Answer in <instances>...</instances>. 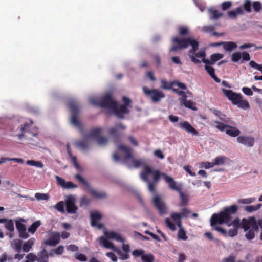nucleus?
Listing matches in <instances>:
<instances>
[{
	"instance_id": "20",
	"label": "nucleus",
	"mask_w": 262,
	"mask_h": 262,
	"mask_svg": "<svg viewBox=\"0 0 262 262\" xmlns=\"http://www.w3.org/2000/svg\"><path fill=\"white\" fill-rule=\"evenodd\" d=\"M237 141L248 147H252L254 143V138L251 136H240L237 138Z\"/></svg>"
},
{
	"instance_id": "53",
	"label": "nucleus",
	"mask_w": 262,
	"mask_h": 262,
	"mask_svg": "<svg viewBox=\"0 0 262 262\" xmlns=\"http://www.w3.org/2000/svg\"><path fill=\"white\" fill-rule=\"evenodd\" d=\"M255 47V49L256 50L262 49V47L261 46L256 47V46H255V45L254 44H253V43H245V44H243V45H241L239 47V49H241V50H244V49L249 48H251V47Z\"/></svg>"
},
{
	"instance_id": "18",
	"label": "nucleus",
	"mask_w": 262,
	"mask_h": 262,
	"mask_svg": "<svg viewBox=\"0 0 262 262\" xmlns=\"http://www.w3.org/2000/svg\"><path fill=\"white\" fill-rule=\"evenodd\" d=\"M57 183L61 186L63 189H73L77 187V185L73 184L72 182H66L64 179L59 176H55Z\"/></svg>"
},
{
	"instance_id": "54",
	"label": "nucleus",
	"mask_w": 262,
	"mask_h": 262,
	"mask_svg": "<svg viewBox=\"0 0 262 262\" xmlns=\"http://www.w3.org/2000/svg\"><path fill=\"white\" fill-rule=\"evenodd\" d=\"M242 57L241 53L239 52H236L232 54L231 56V60L233 62H238Z\"/></svg>"
},
{
	"instance_id": "21",
	"label": "nucleus",
	"mask_w": 262,
	"mask_h": 262,
	"mask_svg": "<svg viewBox=\"0 0 262 262\" xmlns=\"http://www.w3.org/2000/svg\"><path fill=\"white\" fill-rule=\"evenodd\" d=\"M180 126L183 129L192 135H198V131L188 122L184 121L180 123Z\"/></svg>"
},
{
	"instance_id": "16",
	"label": "nucleus",
	"mask_w": 262,
	"mask_h": 262,
	"mask_svg": "<svg viewBox=\"0 0 262 262\" xmlns=\"http://www.w3.org/2000/svg\"><path fill=\"white\" fill-rule=\"evenodd\" d=\"M90 216L92 226L96 227L99 229H101L103 228V225L99 223V221L102 217V215L99 212L91 211Z\"/></svg>"
},
{
	"instance_id": "31",
	"label": "nucleus",
	"mask_w": 262,
	"mask_h": 262,
	"mask_svg": "<svg viewBox=\"0 0 262 262\" xmlns=\"http://www.w3.org/2000/svg\"><path fill=\"white\" fill-rule=\"evenodd\" d=\"M181 102L186 107L192 110L193 111H196L197 107L195 106V103L190 100H188L185 98H180Z\"/></svg>"
},
{
	"instance_id": "59",
	"label": "nucleus",
	"mask_w": 262,
	"mask_h": 262,
	"mask_svg": "<svg viewBox=\"0 0 262 262\" xmlns=\"http://www.w3.org/2000/svg\"><path fill=\"white\" fill-rule=\"evenodd\" d=\"M27 260L30 262H34L37 261V255L33 253H30L28 254L26 257Z\"/></svg>"
},
{
	"instance_id": "11",
	"label": "nucleus",
	"mask_w": 262,
	"mask_h": 262,
	"mask_svg": "<svg viewBox=\"0 0 262 262\" xmlns=\"http://www.w3.org/2000/svg\"><path fill=\"white\" fill-rule=\"evenodd\" d=\"M179 215H173L171 213L170 219L166 218L165 220V223L166 226L170 229L171 231H175L176 230V225L179 228V229L182 228V219L179 217Z\"/></svg>"
},
{
	"instance_id": "57",
	"label": "nucleus",
	"mask_w": 262,
	"mask_h": 262,
	"mask_svg": "<svg viewBox=\"0 0 262 262\" xmlns=\"http://www.w3.org/2000/svg\"><path fill=\"white\" fill-rule=\"evenodd\" d=\"M215 122L217 124V125H216V128L217 129L222 132H226V129L227 128L228 125H226L223 123H221L218 121H215Z\"/></svg>"
},
{
	"instance_id": "39",
	"label": "nucleus",
	"mask_w": 262,
	"mask_h": 262,
	"mask_svg": "<svg viewBox=\"0 0 262 262\" xmlns=\"http://www.w3.org/2000/svg\"><path fill=\"white\" fill-rule=\"evenodd\" d=\"M227 159V158L224 156H220L216 157L213 160L214 166L224 164L225 161Z\"/></svg>"
},
{
	"instance_id": "35",
	"label": "nucleus",
	"mask_w": 262,
	"mask_h": 262,
	"mask_svg": "<svg viewBox=\"0 0 262 262\" xmlns=\"http://www.w3.org/2000/svg\"><path fill=\"white\" fill-rule=\"evenodd\" d=\"M87 139L85 138L84 136V139L76 142V145L82 150L87 149L89 147V143L86 140Z\"/></svg>"
},
{
	"instance_id": "50",
	"label": "nucleus",
	"mask_w": 262,
	"mask_h": 262,
	"mask_svg": "<svg viewBox=\"0 0 262 262\" xmlns=\"http://www.w3.org/2000/svg\"><path fill=\"white\" fill-rule=\"evenodd\" d=\"M5 227L6 229L10 232H13L14 230V227L13 220L9 219L6 224H5Z\"/></svg>"
},
{
	"instance_id": "61",
	"label": "nucleus",
	"mask_w": 262,
	"mask_h": 262,
	"mask_svg": "<svg viewBox=\"0 0 262 262\" xmlns=\"http://www.w3.org/2000/svg\"><path fill=\"white\" fill-rule=\"evenodd\" d=\"M16 227L18 232L23 231L24 230L26 229L25 225L18 221L16 222Z\"/></svg>"
},
{
	"instance_id": "29",
	"label": "nucleus",
	"mask_w": 262,
	"mask_h": 262,
	"mask_svg": "<svg viewBox=\"0 0 262 262\" xmlns=\"http://www.w3.org/2000/svg\"><path fill=\"white\" fill-rule=\"evenodd\" d=\"M171 214L176 215L178 214L179 217L181 219L183 218H187L190 216V215L191 214V211L190 209L186 207H184L181 209V211L180 212H172Z\"/></svg>"
},
{
	"instance_id": "62",
	"label": "nucleus",
	"mask_w": 262,
	"mask_h": 262,
	"mask_svg": "<svg viewBox=\"0 0 262 262\" xmlns=\"http://www.w3.org/2000/svg\"><path fill=\"white\" fill-rule=\"evenodd\" d=\"M75 258L76 259L80 261H85L86 260V256L82 253H76L75 254Z\"/></svg>"
},
{
	"instance_id": "2",
	"label": "nucleus",
	"mask_w": 262,
	"mask_h": 262,
	"mask_svg": "<svg viewBox=\"0 0 262 262\" xmlns=\"http://www.w3.org/2000/svg\"><path fill=\"white\" fill-rule=\"evenodd\" d=\"M172 46L170 49L171 51L176 52L178 50L188 48L189 46L192 47V49L188 51V55L190 58L191 61L195 64H198L201 61L194 57L193 54L199 49V42L192 37L187 38H180L178 37H174L172 39Z\"/></svg>"
},
{
	"instance_id": "52",
	"label": "nucleus",
	"mask_w": 262,
	"mask_h": 262,
	"mask_svg": "<svg viewBox=\"0 0 262 262\" xmlns=\"http://www.w3.org/2000/svg\"><path fill=\"white\" fill-rule=\"evenodd\" d=\"M252 6L254 11L256 13L259 12L262 8L261 4L259 1L254 2L253 3Z\"/></svg>"
},
{
	"instance_id": "8",
	"label": "nucleus",
	"mask_w": 262,
	"mask_h": 262,
	"mask_svg": "<svg viewBox=\"0 0 262 262\" xmlns=\"http://www.w3.org/2000/svg\"><path fill=\"white\" fill-rule=\"evenodd\" d=\"M122 100L124 104L118 106L117 103L115 105V108L113 109V112L118 117L120 118H123L125 114H127L130 113V110L128 108H131V100L126 97L123 96Z\"/></svg>"
},
{
	"instance_id": "9",
	"label": "nucleus",
	"mask_w": 262,
	"mask_h": 262,
	"mask_svg": "<svg viewBox=\"0 0 262 262\" xmlns=\"http://www.w3.org/2000/svg\"><path fill=\"white\" fill-rule=\"evenodd\" d=\"M103 129L101 127H96L91 129L90 132L85 134V138H94L96 139L97 143L100 146L105 145L107 143L108 139L101 136Z\"/></svg>"
},
{
	"instance_id": "6",
	"label": "nucleus",
	"mask_w": 262,
	"mask_h": 262,
	"mask_svg": "<svg viewBox=\"0 0 262 262\" xmlns=\"http://www.w3.org/2000/svg\"><path fill=\"white\" fill-rule=\"evenodd\" d=\"M67 105L72 113L71 123L76 127L81 129V124L77 118L80 112V105L78 102L76 100L71 99L68 101Z\"/></svg>"
},
{
	"instance_id": "33",
	"label": "nucleus",
	"mask_w": 262,
	"mask_h": 262,
	"mask_svg": "<svg viewBox=\"0 0 262 262\" xmlns=\"http://www.w3.org/2000/svg\"><path fill=\"white\" fill-rule=\"evenodd\" d=\"M180 193L181 202L178 206L180 207H185L187 205L188 203L189 197L187 195L184 194L182 192L181 189H180Z\"/></svg>"
},
{
	"instance_id": "5",
	"label": "nucleus",
	"mask_w": 262,
	"mask_h": 262,
	"mask_svg": "<svg viewBox=\"0 0 262 262\" xmlns=\"http://www.w3.org/2000/svg\"><path fill=\"white\" fill-rule=\"evenodd\" d=\"M223 94L230 100L233 105H237L238 107L243 110L250 108L248 101L243 99V97L240 93H236L230 90L222 89Z\"/></svg>"
},
{
	"instance_id": "37",
	"label": "nucleus",
	"mask_w": 262,
	"mask_h": 262,
	"mask_svg": "<svg viewBox=\"0 0 262 262\" xmlns=\"http://www.w3.org/2000/svg\"><path fill=\"white\" fill-rule=\"evenodd\" d=\"M161 88L165 90H170L172 86H175V81L172 82H168L165 79L161 80Z\"/></svg>"
},
{
	"instance_id": "28",
	"label": "nucleus",
	"mask_w": 262,
	"mask_h": 262,
	"mask_svg": "<svg viewBox=\"0 0 262 262\" xmlns=\"http://www.w3.org/2000/svg\"><path fill=\"white\" fill-rule=\"evenodd\" d=\"M37 262H49L47 256V251L43 248L37 255Z\"/></svg>"
},
{
	"instance_id": "42",
	"label": "nucleus",
	"mask_w": 262,
	"mask_h": 262,
	"mask_svg": "<svg viewBox=\"0 0 262 262\" xmlns=\"http://www.w3.org/2000/svg\"><path fill=\"white\" fill-rule=\"evenodd\" d=\"M243 13L242 9L238 7L235 10L230 11L228 12V16L232 18H235L237 16V14H240Z\"/></svg>"
},
{
	"instance_id": "36",
	"label": "nucleus",
	"mask_w": 262,
	"mask_h": 262,
	"mask_svg": "<svg viewBox=\"0 0 262 262\" xmlns=\"http://www.w3.org/2000/svg\"><path fill=\"white\" fill-rule=\"evenodd\" d=\"M209 13L210 19L213 20H217L220 17L223 16V13L219 12L217 10L209 9Z\"/></svg>"
},
{
	"instance_id": "49",
	"label": "nucleus",
	"mask_w": 262,
	"mask_h": 262,
	"mask_svg": "<svg viewBox=\"0 0 262 262\" xmlns=\"http://www.w3.org/2000/svg\"><path fill=\"white\" fill-rule=\"evenodd\" d=\"M179 34L182 36H184L188 34L189 30L187 27L179 26L178 27Z\"/></svg>"
},
{
	"instance_id": "24",
	"label": "nucleus",
	"mask_w": 262,
	"mask_h": 262,
	"mask_svg": "<svg viewBox=\"0 0 262 262\" xmlns=\"http://www.w3.org/2000/svg\"><path fill=\"white\" fill-rule=\"evenodd\" d=\"M201 31L205 33H211V35L214 36H221L224 35V33L215 32V26L212 25L204 26L202 27Z\"/></svg>"
},
{
	"instance_id": "40",
	"label": "nucleus",
	"mask_w": 262,
	"mask_h": 262,
	"mask_svg": "<svg viewBox=\"0 0 262 262\" xmlns=\"http://www.w3.org/2000/svg\"><path fill=\"white\" fill-rule=\"evenodd\" d=\"M40 224L41 223L40 221H37L33 223L28 228V232L32 234H34Z\"/></svg>"
},
{
	"instance_id": "3",
	"label": "nucleus",
	"mask_w": 262,
	"mask_h": 262,
	"mask_svg": "<svg viewBox=\"0 0 262 262\" xmlns=\"http://www.w3.org/2000/svg\"><path fill=\"white\" fill-rule=\"evenodd\" d=\"M161 173L158 170H154L149 166H146L144 170L140 173L141 179L148 183L149 191L155 195L156 194V185L159 181Z\"/></svg>"
},
{
	"instance_id": "55",
	"label": "nucleus",
	"mask_w": 262,
	"mask_h": 262,
	"mask_svg": "<svg viewBox=\"0 0 262 262\" xmlns=\"http://www.w3.org/2000/svg\"><path fill=\"white\" fill-rule=\"evenodd\" d=\"M213 113L214 115L218 117L220 120L224 121H226V116L224 114H223L221 111L217 110H214L213 112Z\"/></svg>"
},
{
	"instance_id": "64",
	"label": "nucleus",
	"mask_w": 262,
	"mask_h": 262,
	"mask_svg": "<svg viewBox=\"0 0 262 262\" xmlns=\"http://www.w3.org/2000/svg\"><path fill=\"white\" fill-rule=\"evenodd\" d=\"M90 203V200L88 199L86 196H83L81 199L80 205L82 206H87Z\"/></svg>"
},
{
	"instance_id": "7",
	"label": "nucleus",
	"mask_w": 262,
	"mask_h": 262,
	"mask_svg": "<svg viewBox=\"0 0 262 262\" xmlns=\"http://www.w3.org/2000/svg\"><path fill=\"white\" fill-rule=\"evenodd\" d=\"M90 102L91 104L94 105L108 108L112 111L115 108L117 103V102L113 99L111 94L110 93L105 94L100 100L93 98L91 99Z\"/></svg>"
},
{
	"instance_id": "27",
	"label": "nucleus",
	"mask_w": 262,
	"mask_h": 262,
	"mask_svg": "<svg viewBox=\"0 0 262 262\" xmlns=\"http://www.w3.org/2000/svg\"><path fill=\"white\" fill-rule=\"evenodd\" d=\"M211 64H205L204 68L207 73L217 83L220 82V79L215 75L214 69L210 66Z\"/></svg>"
},
{
	"instance_id": "22",
	"label": "nucleus",
	"mask_w": 262,
	"mask_h": 262,
	"mask_svg": "<svg viewBox=\"0 0 262 262\" xmlns=\"http://www.w3.org/2000/svg\"><path fill=\"white\" fill-rule=\"evenodd\" d=\"M223 54L220 53L213 54L210 56V60L204 59L202 62L206 64L213 65L215 63L223 58Z\"/></svg>"
},
{
	"instance_id": "58",
	"label": "nucleus",
	"mask_w": 262,
	"mask_h": 262,
	"mask_svg": "<svg viewBox=\"0 0 262 262\" xmlns=\"http://www.w3.org/2000/svg\"><path fill=\"white\" fill-rule=\"evenodd\" d=\"M244 8L248 13L251 12V3L250 0H245L244 4Z\"/></svg>"
},
{
	"instance_id": "4",
	"label": "nucleus",
	"mask_w": 262,
	"mask_h": 262,
	"mask_svg": "<svg viewBox=\"0 0 262 262\" xmlns=\"http://www.w3.org/2000/svg\"><path fill=\"white\" fill-rule=\"evenodd\" d=\"M117 150L120 152L121 159L124 163L130 164L136 168L140 166H143L144 168L147 166L145 160H136L134 158L133 150L130 147L120 144L117 147ZM144 170V169L143 170Z\"/></svg>"
},
{
	"instance_id": "43",
	"label": "nucleus",
	"mask_w": 262,
	"mask_h": 262,
	"mask_svg": "<svg viewBox=\"0 0 262 262\" xmlns=\"http://www.w3.org/2000/svg\"><path fill=\"white\" fill-rule=\"evenodd\" d=\"M258 230H254L252 228L250 229L249 230L247 231V233L245 234V237L248 240H252L255 237V232H257Z\"/></svg>"
},
{
	"instance_id": "25",
	"label": "nucleus",
	"mask_w": 262,
	"mask_h": 262,
	"mask_svg": "<svg viewBox=\"0 0 262 262\" xmlns=\"http://www.w3.org/2000/svg\"><path fill=\"white\" fill-rule=\"evenodd\" d=\"M60 234L59 233H56L53 236L45 241L46 245L55 246L60 242Z\"/></svg>"
},
{
	"instance_id": "51",
	"label": "nucleus",
	"mask_w": 262,
	"mask_h": 262,
	"mask_svg": "<svg viewBox=\"0 0 262 262\" xmlns=\"http://www.w3.org/2000/svg\"><path fill=\"white\" fill-rule=\"evenodd\" d=\"M64 203L63 201L58 202L54 206V208L58 211L64 213L65 212Z\"/></svg>"
},
{
	"instance_id": "19",
	"label": "nucleus",
	"mask_w": 262,
	"mask_h": 262,
	"mask_svg": "<svg viewBox=\"0 0 262 262\" xmlns=\"http://www.w3.org/2000/svg\"><path fill=\"white\" fill-rule=\"evenodd\" d=\"M161 176L163 177L165 181L168 184L169 187L170 189L174 190L178 192H180V187L177 185L176 182L172 178L168 176L164 173H161Z\"/></svg>"
},
{
	"instance_id": "46",
	"label": "nucleus",
	"mask_w": 262,
	"mask_h": 262,
	"mask_svg": "<svg viewBox=\"0 0 262 262\" xmlns=\"http://www.w3.org/2000/svg\"><path fill=\"white\" fill-rule=\"evenodd\" d=\"M177 235L178 238L179 239L185 241L188 238L186 234V231L183 228L179 229Z\"/></svg>"
},
{
	"instance_id": "13",
	"label": "nucleus",
	"mask_w": 262,
	"mask_h": 262,
	"mask_svg": "<svg viewBox=\"0 0 262 262\" xmlns=\"http://www.w3.org/2000/svg\"><path fill=\"white\" fill-rule=\"evenodd\" d=\"M153 204L154 206L158 210L160 215H163L167 213V206L165 202L161 199L160 195H154L153 197Z\"/></svg>"
},
{
	"instance_id": "1",
	"label": "nucleus",
	"mask_w": 262,
	"mask_h": 262,
	"mask_svg": "<svg viewBox=\"0 0 262 262\" xmlns=\"http://www.w3.org/2000/svg\"><path fill=\"white\" fill-rule=\"evenodd\" d=\"M238 210L236 205H232L224 208V210L219 214H213L210 219V225L214 230L219 231L224 236H227V233L225 229L216 226L217 224L227 223L231 220V215L235 214Z\"/></svg>"
},
{
	"instance_id": "32",
	"label": "nucleus",
	"mask_w": 262,
	"mask_h": 262,
	"mask_svg": "<svg viewBox=\"0 0 262 262\" xmlns=\"http://www.w3.org/2000/svg\"><path fill=\"white\" fill-rule=\"evenodd\" d=\"M12 248L17 253H20L23 249V242L21 239H14L11 243Z\"/></svg>"
},
{
	"instance_id": "63",
	"label": "nucleus",
	"mask_w": 262,
	"mask_h": 262,
	"mask_svg": "<svg viewBox=\"0 0 262 262\" xmlns=\"http://www.w3.org/2000/svg\"><path fill=\"white\" fill-rule=\"evenodd\" d=\"M193 56L195 58L196 57L202 58V60L204 59H206V53L205 51H200L197 53H196L195 52V53L193 54Z\"/></svg>"
},
{
	"instance_id": "56",
	"label": "nucleus",
	"mask_w": 262,
	"mask_h": 262,
	"mask_svg": "<svg viewBox=\"0 0 262 262\" xmlns=\"http://www.w3.org/2000/svg\"><path fill=\"white\" fill-rule=\"evenodd\" d=\"M64 250V248L63 246L60 245L57 248L52 249V252H53L55 254L57 255H61Z\"/></svg>"
},
{
	"instance_id": "14",
	"label": "nucleus",
	"mask_w": 262,
	"mask_h": 262,
	"mask_svg": "<svg viewBox=\"0 0 262 262\" xmlns=\"http://www.w3.org/2000/svg\"><path fill=\"white\" fill-rule=\"evenodd\" d=\"M241 226L245 231L252 228L254 230H258V225L256 219L254 217H250L249 219H243Z\"/></svg>"
},
{
	"instance_id": "45",
	"label": "nucleus",
	"mask_w": 262,
	"mask_h": 262,
	"mask_svg": "<svg viewBox=\"0 0 262 262\" xmlns=\"http://www.w3.org/2000/svg\"><path fill=\"white\" fill-rule=\"evenodd\" d=\"M27 164L31 166H36L37 167L42 168L43 164L40 161H35L34 160H28L26 162Z\"/></svg>"
},
{
	"instance_id": "47",
	"label": "nucleus",
	"mask_w": 262,
	"mask_h": 262,
	"mask_svg": "<svg viewBox=\"0 0 262 262\" xmlns=\"http://www.w3.org/2000/svg\"><path fill=\"white\" fill-rule=\"evenodd\" d=\"M255 201L254 198H249L246 199H239L237 202L239 204H248L254 202Z\"/></svg>"
},
{
	"instance_id": "17",
	"label": "nucleus",
	"mask_w": 262,
	"mask_h": 262,
	"mask_svg": "<svg viewBox=\"0 0 262 262\" xmlns=\"http://www.w3.org/2000/svg\"><path fill=\"white\" fill-rule=\"evenodd\" d=\"M99 244L106 249H111L117 253H120V250L115 247L114 244L106 238L101 236L99 239Z\"/></svg>"
},
{
	"instance_id": "30",
	"label": "nucleus",
	"mask_w": 262,
	"mask_h": 262,
	"mask_svg": "<svg viewBox=\"0 0 262 262\" xmlns=\"http://www.w3.org/2000/svg\"><path fill=\"white\" fill-rule=\"evenodd\" d=\"M226 133L231 137H238L241 132L239 129L234 126L228 125L226 129Z\"/></svg>"
},
{
	"instance_id": "23",
	"label": "nucleus",
	"mask_w": 262,
	"mask_h": 262,
	"mask_svg": "<svg viewBox=\"0 0 262 262\" xmlns=\"http://www.w3.org/2000/svg\"><path fill=\"white\" fill-rule=\"evenodd\" d=\"M67 150L68 152V155L69 158L71 159V162L73 164L74 166L79 171H81L82 170V167L78 164L77 158L76 156H74L71 152V149L70 148L69 145H67Z\"/></svg>"
},
{
	"instance_id": "38",
	"label": "nucleus",
	"mask_w": 262,
	"mask_h": 262,
	"mask_svg": "<svg viewBox=\"0 0 262 262\" xmlns=\"http://www.w3.org/2000/svg\"><path fill=\"white\" fill-rule=\"evenodd\" d=\"M92 195L97 199H104L106 197V194L104 192H99L95 189H90Z\"/></svg>"
},
{
	"instance_id": "12",
	"label": "nucleus",
	"mask_w": 262,
	"mask_h": 262,
	"mask_svg": "<svg viewBox=\"0 0 262 262\" xmlns=\"http://www.w3.org/2000/svg\"><path fill=\"white\" fill-rule=\"evenodd\" d=\"M126 129V126H124L121 122H117L115 123V126L110 127L108 129V133L113 139L117 141L119 139L122 135L121 131Z\"/></svg>"
},
{
	"instance_id": "34",
	"label": "nucleus",
	"mask_w": 262,
	"mask_h": 262,
	"mask_svg": "<svg viewBox=\"0 0 262 262\" xmlns=\"http://www.w3.org/2000/svg\"><path fill=\"white\" fill-rule=\"evenodd\" d=\"M35 238H31L23 245V250L25 252H29L35 242Z\"/></svg>"
},
{
	"instance_id": "60",
	"label": "nucleus",
	"mask_w": 262,
	"mask_h": 262,
	"mask_svg": "<svg viewBox=\"0 0 262 262\" xmlns=\"http://www.w3.org/2000/svg\"><path fill=\"white\" fill-rule=\"evenodd\" d=\"M145 252L142 250L136 249L133 251L132 254L134 256L138 257L141 256L142 257V255H143Z\"/></svg>"
},
{
	"instance_id": "48",
	"label": "nucleus",
	"mask_w": 262,
	"mask_h": 262,
	"mask_svg": "<svg viewBox=\"0 0 262 262\" xmlns=\"http://www.w3.org/2000/svg\"><path fill=\"white\" fill-rule=\"evenodd\" d=\"M35 197L37 200H46L49 199V195L46 193H36Z\"/></svg>"
},
{
	"instance_id": "44",
	"label": "nucleus",
	"mask_w": 262,
	"mask_h": 262,
	"mask_svg": "<svg viewBox=\"0 0 262 262\" xmlns=\"http://www.w3.org/2000/svg\"><path fill=\"white\" fill-rule=\"evenodd\" d=\"M75 178L79 181L81 183L85 186L88 189L90 188V184L80 174H76L75 175Z\"/></svg>"
},
{
	"instance_id": "41",
	"label": "nucleus",
	"mask_w": 262,
	"mask_h": 262,
	"mask_svg": "<svg viewBox=\"0 0 262 262\" xmlns=\"http://www.w3.org/2000/svg\"><path fill=\"white\" fill-rule=\"evenodd\" d=\"M142 262H154L155 257L152 254H144L141 257Z\"/></svg>"
},
{
	"instance_id": "26",
	"label": "nucleus",
	"mask_w": 262,
	"mask_h": 262,
	"mask_svg": "<svg viewBox=\"0 0 262 262\" xmlns=\"http://www.w3.org/2000/svg\"><path fill=\"white\" fill-rule=\"evenodd\" d=\"M215 45H223V48L227 51H231L237 48L236 44L232 41L221 42L215 43Z\"/></svg>"
},
{
	"instance_id": "15",
	"label": "nucleus",
	"mask_w": 262,
	"mask_h": 262,
	"mask_svg": "<svg viewBox=\"0 0 262 262\" xmlns=\"http://www.w3.org/2000/svg\"><path fill=\"white\" fill-rule=\"evenodd\" d=\"M75 198L72 195H69L66 200V207L67 211L69 213H76L78 207L75 205Z\"/></svg>"
},
{
	"instance_id": "10",
	"label": "nucleus",
	"mask_w": 262,
	"mask_h": 262,
	"mask_svg": "<svg viewBox=\"0 0 262 262\" xmlns=\"http://www.w3.org/2000/svg\"><path fill=\"white\" fill-rule=\"evenodd\" d=\"M142 90L145 95L154 103L159 102L165 97V94L162 91L157 89H149L146 86H143Z\"/></svg>"
}]
</instances>
